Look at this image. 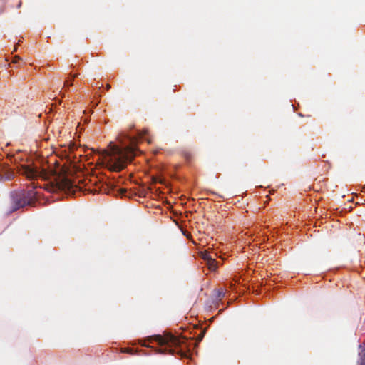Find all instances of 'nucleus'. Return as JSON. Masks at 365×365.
<instances>
[{"label": "nucleus", "instance_id": "obj_1", "mask_svg": "<svg viewBox=\"0 0 365 365\" xmlns=\"http://www.w3.org/2000/svg\"><path fill=\"white\" fill-rule=\"evenodd\" d=\"M122 148L110 143L108 149L103 150L101 158L103 165L111 171H120L135 155L136 139L127 135L121 141Z\"/></svg>", "mask_w": 365, "mask_h": 365}, {"label": "nucleus", "instance_id": "obj_2", "mask_svg": "<svg viewBox=\"0 0 365 365\" xmlns=\"http://www.w3.org/2000/svg\"><path fill=\"white\" fill-rule=\"evenodd\" d=\"M155 341L160 346L159 352L162 354H177L181 357L187 356L190 346L194 345L192 341H187L184 337L175 336L170 333L163 335H155L148 338V341Z\"/></svg>", "mask_w": 365, "mask_h": 365}, {"label": "nucleus", "instance_id": "obj_3", "mask_svg": "<svg viewBox=\"0 0 365 365\" xmlns=\"http://www.w3.org/2000/svg\"><path fill=\"white\" fill-rule=\"evenodd\" d=\"M19 172L31 180L41 178L45 180H50L52 182H58L59 175L58 171L56 170L40 169L36 165H21Z\"/></svg>", "mask_w": 365, "mask_h": 365}, {"label": "nucleus", "instance_id": "obj_4", "mask_svg": "<svg viewBox=\"0 0 365 365\" xmlns=\"http://www.w3.org/2000/svg\"><path fill=\"white\" fill-rule=\"evenodd\" d=\"M359 349L357 365H365V344H360Z\"/></svg>", "mask_w": 365, "mask_h": 365}, {"label": "nucleus", "instance_id": "obj_5", "mask_svg": "<svg viewBox=\"0 0 365 365\" xmlns=\"http://www.w3.org/2000/svg\"><path fill=\"white\" fill-rule=\"evenodd\" d=\"M138 141L140 140V139H145V140H146L148 142V143H151V142H152V139L150 138V136L148 135L147 130H145L142 132L138 130Z\"/></svg>", "mask_w": 365, "mask_h": 365}, {"label": "nucleus", "instance_id": "obj_6", "mask_svg": "<svg viewBox=\"0 0 365 365\" xmlns=\"http://www.w3.org/2000/svg\"><path fill=\"white\" fill-rule=\"evenodd\" d=\"M207 265L211 271H215L217 269V262L213 258H209V261L207 262Z\"/></svg>", "mask_w": 365, "mask_h": 365}, {"label": "nucleus", "instance_id": "obj_7", "mask_svg": "<svg viewBox=\"0 0 365 365\" xmlns=\"http://www.w3.org/2000/svg\"><path fill=\"white\" fill-rule=\"evenodd\" d=\"M225 296V292L222 289H219L216 290V298L217 299H222Z\"/></svg>", "mask_w": 365, "mask_h": 365}, {"label": "nucleus", "instance_id": "obj_8", "mask_svg": "<svg viewBox=\"0 0 365 365\" xmlns=\"http://www.w3.org/2000/svg\"><path fill=\"white\" fill-rule=\"evenodd\" d=\"M14 63H19V66H26V63L25 62H23L20 60V58L16 57L14 60L13 61Z\"/></svg>", "mask_w": 365, "mask_h": 365}, {"label": "nucleus", "instance_id": "obj_9", "mask_svg": "<svg viewBox=\"0 0 365 365\" xmlns=\"http://www.w3.org/2000/svg\"><path fill=\"white\" fill-rule=\"evenodd\" d=\"M202 257L203 259H205V261L208 262L209 261V258H212L211 257V255H210V253H208L207 252H205L202 254Z\"/></svg>", "mask_w": 365, "mask_h": 365}, {"label": "nucleus", "instance_id": "obj_10", "mask_svg": "<svg viewBox=\"0 0 365 365\" xmlns=\"http://www.w3.org/2000/svg\"><path fill=\"white\" fill-rule=\"evenodd\" d=\"M122 351L123 352L129 353V354H133V353H134V350L133 349H130V348L122 349Z\"/></svg>", "mask_w": 365, "mask_h": 365}, {"label": "nucleus", "instance_id": "obj_11", "mask_svg": "<svg viewBox=\"0 0 365 365\" xmlns=\"http://www.w3.org/2000/svg\"><path fill=\"white\" fill-rule=\"evenodd\" d=\"M122 193L125 197H130V198L133 197V194L131 195L130 192H128L127 190H123Z\"/></svg>", "mask_w": 365, "mask_h": 365}, {"label": "nucleus", "instance_id": "obj_12", "mask_svg": "<svg viewBox=\"0 0 365 365\" xmlns=\"http://www.w3.org/2000/svg\"><path fill=\"white\" fill-rule=\"evenodd\" d=\"M204 335H205V331H202L199 335L197 337V342H200L203 337H204Z\"/></svg>", "mask_w": 365, "mask_h": 365}, {"label": "nucleus", "instance_id": "obj_13", "mask_svg": "<svg viewBox=\"0 0 365 365\" xmlns=\"http://www.w3.org/2000/svg\"><path fill=\"white\" fill-rule=\"evenodd\" d=\"M185 157L186 158V159L187 160H190L191 159V158H192V155L190 153H185Z\"/></svg>", "mask_w": 365, "mask_h": 365}, {"label": "nucleus", "instance_id": "obj_14", "mask_svg": "<svg viewBox=\"0 0 365 365\" xmlns=\"http://www.w3.org/2000/svg\"><path fill=\"white\" fill-rule=\"evenodd\" d=\"M110 88V86L109 84L106 85V89L108 90Z\"/></svg>", "mask_w": 365, "mask_h": 365}]
</instances>
